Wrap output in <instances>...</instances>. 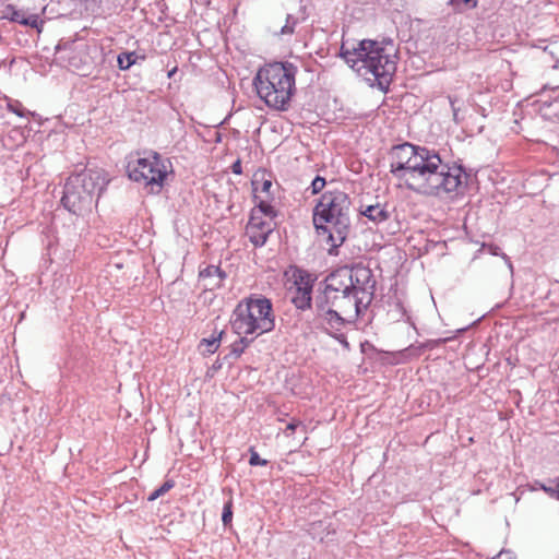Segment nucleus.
Listing matches in <instances>:
<instances>
[{
    "mask_svg": "<svg viewBox=\"0 0 559 559\" xmlns=\"http://www.w3.org/2000/svg\"><path fill=\"white\" fill-rule=\"evenodd\" d=\"M394 177L403 180L407 189L432 197L459 192L467 179L461 165L443 163L439 153L429 148L414 155Z\"/></svg>",
    "mask_w": 559,
    "mask_h": 559,
    "instance_id": "nucleus-1",
    "label": "nucleus"
},
{
    "mask_svg": "<svg viewBox=\"0 0 559 559\" xmlns=\"http://www.w3.org/2000/svg\"><path fill=\"white\" fill-rule=\"evenodd\" d=\"M322 294L316 299L334 306L345 316L359 318L371 305L376 293V280L369 267L342 266L323 281Z\"/></svg>",
    "mask_w": 559,
    "mask_h": 559,
    "instance_id": "nucleus-2",
    "label": "nucleus"
},
{
    "mask_svg": "<svg viewBox=\"0 0 559 559\" xmlns=\"http://www.w3.org/2000/svg\"><path fill=\"white\" fill-rule=\"evenodd\" d=\"M350 206L348 194L342 190H328L321 194L312 211V222L318 235H326L331 246L329 253L336 255L337 249L350 231Z\"/></svg>",
    "mask_w": 559,
    "mask_h": 559,
    "instance_id": "nucleus-3",
    "label": "nucleus"
},
{
    "mask_svg": "<svg viewBox=\"0 0 559 559\" xmlns=\"http://www.w3.org/2000/svg\"><path fill=\"white\" fill-rule=\"evenodd\" d=\"M340 55L359 75L369 82H377L381 91H388L396 64L378 41L364 39L352 46L343 41Z\"/></svg>",
    "mask_w": 559,
    "mask_h": 559,
    "instance_id": "nucleus-4",
    "label": "nucleus"
},
{
    "mask_svg": "<svg viewBox=\"0 0 559 559\" xmlns=\"http://www.w3.org/2000/svg\"><path fill=\"white\" fill-rule=\"evenodd\" d=\"M297 66L275 61L260 68L253 79L258 96L274 110L286 111L296 93Z\"/></svg>",
    "mask_w": 559,
    "mask_h": 559,
    "instance_id": "nucleus-5",
    "label": "nucleus"
},
{
    "mask_svg": "<svg viewBox=\"0 0 559 559\" xmlns=\"http://www.w3.org/2000/svg\"><path fill=\"white\" fill-rule=\"evenodd\" d=\"M109 181L108 174L102 168H84L72 174L64 183L61 204L68 212L83 216L98 203Z\"/></svg>",
    "mask_w": 559,
    "mask_h": 559,
    "instance_id": "nucleus-6",
    "label": "nucleus"
},
{
    "mask_svg": "<svg viewBox=\"0 0 559 559\" xmlns=\"http://www.w3.org/2000/svg\"><path fill=\"white\" fill-rule=\"evenodd\" d=\"M229 322L237 335L257 337L269 333L275 328L273 305L265 297L246 298L236 306Z\"/></svg>",
    "mask_w": 559,
    "mask_h": 559,
    "instance_id": "nucleus-7",
    "label": "nucleus"
},
{
    "mask_svg": "<svg viewBox=\"0 0 559 559\" xmlns=\"http://www.w3.org/2000/svg\"><path fill=\"white\" fill-rule=\"evenodd\" d=\"M170 166L169 159L163 158L157 152H152L146 157L129 160L127 173L131 180L143 182L151 193H159Z\"/></svg>",
    "mask_w": 559,
    "mask_h": 559,
    "instance_id": "nucleus-8",
    "label": "nucleus"
},
{
    "mask_svg": "<svg viewBox=\"0 0 559 559\" xmlns=\"http://www.w3.org/2000/svg\"><path fill=\"white\" fill-rule=\"evenodd\" d=\"M317 318L328 334L344 345H348L346 336L342 330L346 324L354 323L357 318L345 316V312L340 311L330 304H324L321 299H316Z\"/></svg>",
    "mask_w": 559,
    "mask_h": 559,
    "instance_id": "nucleus-9",
    "label": "nucleus"
},
{
    "mask_svg": "<svg viewBox=\"0 0 559 559\" xmlns=\"http://www.w3.org/2000/svg\"><path fill=\"white\" fill-rule=\"evenodd\" d=\"M293 278L292 304L296 309L306 311L312 307V292L317 275L297 265L289 267Z\"/></svg>",
    "mask_w": 559,
    "mask_h": 559,
    "instance_id": "nucleus-10",
    "label": "nucleus"
},
{
    "mask_svg": "<svg viewBox=\"0 0 559 559\" xmlns=\"http://www.w3.org/2000/svg\"><path fill=\"white\" fill-rule=\"evenodd\" d=\"M273 231V226L270 222L262 219L257 215V210L251 211L249 222L246 226V234L250 242L254 247H262L267 241L270 234Z\"/></svg>",
    "mask_w": 559,
    "mask_h": 559,
    "instance_id": "nucleus-11",
    "label": "nucleus"
},
{
    "mask_svg": "<svg viewBox=\"0 0 559 559\" xmlns=\"http://www.w3.org/2000/svg\"><path fill=\"white\" fill-rule=\"evenodd\" d=\"M427 150L425 146H419L405 142L402 144L394 145L390 152V171L394 176L395 173H401L404 169V165L407 160L418 155L421 151Z\"/></svg>",
    "mask_w": 559,
    "mask_h": 559,
    "instance_id": "nucleus-12",
    "label": "nucleus"
},
{
    "mask_svg": "<svg viewBox=\"0 0 559 559\" xmlns=\"http://www.w3.org/2000/svg\"><path fill=\"white\" fill-rule=\"evenodd\" d=\"M358 212L376 225L384 223L391 218L392 212L388 203L377 202L374 204L360 203Z\"/></svg>",
    "mask_w": 559,
    "mask_h": 559,
    "instance_id": "nucleus-13",
    "label": "nucleus"
},
{
    "mask_svg": "<svg viewBox=\"0 0 559 559\" xmlns=\"http://www.w3.org/2000/svg\"><path fill=\"white\" fill-rule=\"evenodd\" d=\"M226 276L225 271L213 264L205 266L199 272V278L201 281H207V283H204V287L210 290L221 288Z\"/></svg>",
    "mask_w": 559,
    "mask_h": 559,
    "instance_id": "nucleus-14",
    "label": "nucleus"
},
{
    "mask_svg": "<svg viewBox=\"0 0 559 559\" xmlns=\"http://www.w3.org/2000/svg\"><path fill=\"white\" fill-rule=\"evenodd\" d=\"M239 336L240 337L230 345V352H229V354H227L225 356V359L239 358L243 354L246 348H248L252 344V342L255 340V336H252V337H249L248 335H239Z\"/></svg>",
    "mask_w": 559,
    "mask_h": 559,
    "instance_id": "nucleus-15",
    "label": "nucleus"
},
{
    "mask_svg": "<svg viewBox=\"0 0 559 559\" xmlns=\"http://www.w3.org/2000/svg\"><path fill=\"white\" fill-rule=\"evenodd\" d=\"M139 60L144 61L145 56H140L135 51H123L117 56V66L119 70L127 71L133 64L138 63Z\"/></svg>",
    "mask_w": 559,
    "mask_h": 559,
    "instance_id": "nucleus-16",
    "label": "nucleus"
},
{
    "mask_svg": "<svg viewBox=\"0 0 559 559\" xmlns=\"http://www.w3.org/2000/svg\"><path fill=\"white\" fill-rule=\"evenodd\" d=\"M447 4L452 8L455 13H463L467 10L476 9L477 0H448Z\"/></svg>",
    "mask_w": 559,
    "mask_h": 559,
    "instance_id": "nucleus-17",
    "label": "nucleus"
},
{
    "mask_svg": "<svg viewBox=\"0 0 559 559\" xmlns=\"http://www.w3.org/2000/svg\"><path fill=\"white\" fill-rule=\"evenodd\" d=\"M254 200L257 202V209L259 213L270 218H274L277 215V212L269 200H263L258 194H254Z\"/></svg>",
    "mask_w": 559,
    "mask_h": 559,
    "instance_id": "nucleus-18",
    "label": "nucleus"
},
{
    "mask_svg": "<svg viewBox=\"0 0 559 559\" xmlns=\"http://www.w3.org/2000/svg\"><path fill=\"white\" fill-rule=\"evenodd\" d=\"M449 340L450 338L429 340V341L420 344L418 347H414L412 345L406 350H409V352L418 350L417 355H420L424 350H432L436 347L447 343Z\"/></svg>",
    "mask_w": 559,
    "mask_h": 559,
    "instance_id": "nucleus-19",
    "label": "nucleus"
},
{
    "mask_svg": "<svg viewBox=\"0 0 559 559\" xmlns=\"http://www.w3.org/2000/svg\"><path fill=\"white\" fill-rule=\"evenodd\" d=\"M176 483L174 479H166L164 484L152 491L150 496L147 497L148 501H154L158 499L159 497L164 496L166 492H168L170 489L175 487Z\"/></svg>",
    "mask_w": 559,
    "mask_h": 559,
    "instance_id": "nucleus-20",
    "label": "nucleus"
},
{
    "mask_svg": "<svg viewBox=\"0 0 559 559\" xmlns=\"http://www.w3.org/2000/svg\"><path fill=\"white\" fill-rule=\"evenodd\" d=\"M61 61L67 62L68 67L72 71H82L83 70V62L81 57H79L75 52L70 56H60L58 57Z\"/></svg>",
    "mask_w": 559,
    "mask_h": 559,
    "instance_id": "nucleus-21",
    "label": "nucleus"
},
{
    "mask_svg": "<svg viewBox=\"0 0 559 559\" xmlns=\"http://www.w3.org/2000/svg\"><path fill=\"white\" fill-rule=\"evenodd\" d=\"M24 15L25 13L23 11L16 10L13 5H8L4 10L3 17L11 22L21 24V20L24 19Z\"/></svg>",
    "mask_w": 559,
    "mask_h": 559,
    "instance_id": "nucleus-22",
    "label": "nucleus"
},
{
    "mask_svg": "<svg viewBox=\"0 0 559 559\" xmlns=\"http://www.w3.org/2000/svg\"><path fill=\"white\" fill-rule=\"evenodd\" d=\"M258 174L254 175V179L252 180V187H253V191H254V194H257V192L261 191L263 193H265L266 195L270 194V189L272 188V181L271 179H264V173L262 174V183H261V188L259 189L258 188Z\"/></svg>",
    "mask_w": 559,
    "mask_h": 559,
    "instance_id": "nucleus-23",
    "label": "nucleus"
},
{
    "mask_svg": "<svg viewBox=\"0 0 559 559\" xmlns=\"http://www.w3.org/2000/svg\"><path fill=\"white\" fill-rule=\"evenodd\" d=\"M298 23V19L292 14H287L286 23L282 26L280 34L281 35H292L295 32V27Z\"/></svg>",
    "mask_w": 559,
    "mask_h": 559,
    "instance_id": "nucleus-24",
    "label": "nucleus"
},
{
    "mask_svg": "<svg viewBox=\"0 0 559 559\" xmlns=\"http://www.w3.org/2000/svg\"><path fill=\"white\" fill-rule=\"evenodd\" d=\"M74 41H59V44L56 46V53L60 56H70L74 53Z\"/></svg>",
    "mask_w": 559,
    "mask_h": 559,
    "instance_id": "nucleus-25",
    "label": "nucleus"
},
{
    "mask_svg": "<svg viewBox=\"0 0 559 559\" xmlns=\"http://www.w3.org/2000/svg\"><path fill=\"white\" fill-rule=\"evenodd\" d=\"M233 521V499L229 498L228 501L224 503L223 513H222V522L224 526H228Z\"/></svg>",
    "mask_w": 559,
    "mask_h": 559,
    "instance_id": "nucleus-26",
    "label": "nucleus"
},
{
    "mask_svg": "<svg viewBox=\"0 0 559 559\" xmlns=\"http://www.w3.org/2000/svg\"><path fill=\"white\" fill-rule=\"evenodd\" d=\"M533 488L534 489H540L545 493H547L549 497L555 498L556 500L559 501V490H555L554 487L547 486V485L543 484L539 480H535L534 484H533Z\"/></svg>",
    "mask_w": 559,
    "mask_h": 559,
    "instance_id": "nucleus-27",
    "label": "nucleus"
},
{
    "mask_svg": "<svg viewBox=\"0 0 559 559\" xmlns=\"http://www.w3.org/2000/svg\"><path fill=\"white\" fill-rule=\"evenodd\" d=\"M8 110L15 114L19 117H25L26 116V109L23 107L22 103L19 100H10L8 102Z\"/></svg>",
    "mask_w": 559,
    "mask_h": 559,
    "instance_id": "nucleus-28",
    "label": "nucleus"
},
{
    "mask_svg": "<svg viewBox=\"0 0 559 559\" xmlns=\"http://www.w3.org/2000/svg\"><path fill=\"white\" fill-rule=\"evenodd\" d=\"M326 185V180L324 177L316 176L314 179L311 182L310 189L312 194L320 193Z\"/></svg>",
    "mask_w": 559,
    "mask_h": 559,
    "instance_id": "nucleus-29",
    "label": "nucleus"
},
{
    "mask_svg": "<svg viewBox=\"0 0 559 559\" xmlns=\"http://www.w3.org/2000/svg\"><path fill=\"white\" fill-rule=\"evenodd\" d=\"M249 452H250V459H249V464L251 466H265L267 464V461L264 460V459H261L260 455L258 454V452L254 450V448H250L249 449Z\"/></svg>",
    "mask_w": 559,
    "mask_h": 559,
    "instance_id": "nucleus-30",
    "label": "nucleus"
},
{
    "mask_svg": "<svg viewBox=\"0 0 559 559\" xmlns=\"http://www.w3.org/2000/svg\"><path fill=\"white\" fill-rule=\"evenodd\" d=\"M38 15L36 14H29V15H24V19L21 20V24L24 25V26H29V27H33V28H37L38 29Z\"/></svg>",
    "mask_w": 559,
    "mask_h": 559,
    "instance_id": "nucleus-31",
    "label": "nucleus"
},
{
    "mask_svg": "<svg viewBox=\"0 0 559 559\" xmlns=\"http://www.w3.org/2000/svg\"><path fill=\"white\" fill-rule=\"evenodd\" d=\"M223 332L219 333L218 337H214L212 340H202L203 343H206L207 352L213 354L217 350L219 346V338L222 337Z\"/></svg>",
    "mask_w": 559,
    "mask_h": 559,
    "instance_id": "nucleus-32",
    "label": "nucleus"
},
{
    "mask_svg": "<svg viewBox=\"0 0 559 559\" xmlns=\"http://www.w3.org/2000/svg\"><path fill=\"white\" fill-rule=\"evenodd\" d=\"M491 559H516V556L510 549H502L496 557Z\"/></svg>",
    "mask_w": 559,
    "mask_h": 559,
    "instance_id": "nucleus-33",
    "label": "nucleus"
},
{
    "mask_svg": "<svg viewBox=\"0 0 559 559\" xmlns=\"http://www.w3.org/2000/svg\"><path fill=\"white\" fill-rule=\"evenodd\" d=\"M231 171L234 174H236V175L242 174V166H241V160L240 159H237L236 162L233 163Z\"/></svg>",
    "mask_w": 559,
    "mask_h": 559,
    "instance_id": "nucleus-34",
    "label": "nucleus"
},
{
    "mask_svg": "<svg viewBox=\"0 0 559 559\" xmlns=\"http://www.w3.org/2000/svg\"><path fill=\"white\" fill-rule=\"evenodd\" d=\"M455 100H456L455 97L449 96V102H450V105H451V108H452V111H453V117L456 120L457 119L459 108L455 107Z\"/></svg>",
    "mask_w": 559,
    "mask_h": 559,
    "instance_id": "nucleus-35",
    "label": "nucleus"
},
{
    "mask_svg": "<svg viewBox=\"0 0 559 559\" xmlns=\"http://www.w3.org/2000/svg\"><path fill=\"white\" fill-rule=\"evenodd\" d=\"M300 425V421H296V420H293L290 421L287 427H286V431H295L296 428Z\"/></svg>",
    "mask_w": 559,
    "mask_h": 559,
    "instance_id": "nucleus-36",
    "label": "nucleus"
},
{
    "mask_svg": "<svg viewBox=\"0 0 559 559\" xmlns=\"http://www.w3.org/2000/svg\"><path fill=\"white\" fill-rule=\"evenodd\" d=\"M500 251V248L498 246H490V252L493 254V255H499Z\"/></svg>",
    "mask_w": 559,
    "mask_h": 559,
    "instance_id": "nucleus-37",
    "label": "nucleus"
},
{
    "mask_svg": "<svg viewBox=\"0 0 559 559\" xmlns=\"http://www.w3.org/2000/svg\"><path fill=\"white\" fill-rule=\"evenodd\" d=\"M177 72V67L173 68L169 72H168V78H171L175 73Z\"/></svg>",
    "mask_w": 559,
    "mask_h": 559,
    "instance_id": "nucleus-38",
    "label": "nucleus"
},
{
    "mask_svg": "<svg viewBox=\"0 0 559 559\" xmlns=\"http://www.w3.org/2000/svg\"><path fill=\"white\" fill-rule=\"evenodd\" d=\"M555 490H559V477L556 479V487H554Z\"/></svg>",
    "mask_w": 559,
    "mask_h": 559,
    "instance_id": "nucleus-39",
    "label": "nucleus"
},
{
    "mask_svg": "<svg viewBox=\"0 0 559 559\" xmlns=\"http://www.w3.org/2000/svg\"><path fill=\"white\" fill-rule=\"evenodd\" d=\"M396 307H397V308H400L401 310H403V305H402V302H400V301H399V302H396Z\"/></svg>",
    "mask_w": 559,
    "mask_h": 559,
    "instance_id": "nucleus-40",
    "label": "nucleus"
},
{
    "mask_svg": "<svg viewBox=\"0 0 559 559\" xmlns=\"http://www.w3.org/2000/svg\"><path fill=\"white\" fill-rule=\"evenodd\" d=\"M213 368H214V369H219V368H221V365H218V364H214V365H213Z\"/></svg>",
    "mask_w": 559,
    "mask_h": 559,
    "instance_id": "nucleus-41",
    "label": "nucleus"
}]
</instances>
